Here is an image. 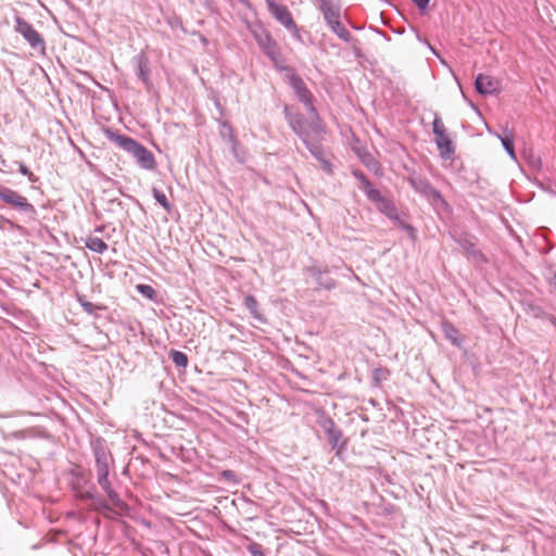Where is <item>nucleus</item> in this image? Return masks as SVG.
<instances>
[{"label":"nucleus","mask_w":556,"mask_h":556,"mask_svg":"<svg viewBox=\"0 0 556 556\" xmlns=\"http://www.w3.org/2000/svg\"><path fill=\"white\" fill-rule=\"evenodd\" d=\"M138 291L149 299H153L155 295V291L151 286L148 285H138Z\"/></svg>","instance_id":"31"},{"label":"nucleus","mask_w":556,"mask_h":556,"mask_svg":"<svg viewBox=\"0 0 556 556\" xmlns=\"http://www.w3.org/2000/svg\"><path fill=\"white\" fill-rule=\"evenodd\" d=\"M222 475L227 481L237 482L236 473L232 470H224Z\"/></svg>","instance_id":"36"},{"label":"nucleus","mask_w":556,"mask_h":556,"mask_svg":"<svg viewBox=\"0 0 556 556\" xmlns=\"http://www.w3.org/2000/svg\"><path fill=\"white\" fill-rule=\"evenodd\" d=\"M476 90L480 94H492L500 91V80L484 74H479L475 80Z\"/></svg>","instance_id":"13"},{"label":"nucleus","mask_w":556,"mask_h":556,"mask_svg":"<svg viewBox=\"0 0 556 556\" xmlns=\"http://www.w3.org/2000/svg\"><path fill=\"white\" fill-rule=\"evenodd\" d=\"M330 29L344 42H350L352 40L351 33L345 28V26L339 21L329 26Z\"/></svg>","instance_id":"23"},{"label":"nucleus","mask_w":556,"mask_h":556,"mask_svg":"<svg viewBox=\"0 0 556 556\" xmlns=\"http://www.w3.org/2000/svg\"><path fill=\"white\" fill-rule=\"evenodd\" d=\"M18 172L22 175L26 176L30 182L38 181V177L35 176L25 164L18 163Z\"/></svg>","instance_id":"29"},{"label":"nucleus","mask_w":556,"mask_h":556,"mask_svg":"<svg viewBox=\"0 0 556 556\" xmlns=\"http://www.w3.org/2000/svg\"><path fill=\"white\" fill-rule=\"evenodd\" d=\"M201 41H202L204 45H206V43H207V39H206L204 36H202V37H201Z\"/></svg>","instance_id":"42"},{"label":"nucleus","mask_w":556,"mask_h":556,"mask_svg":"<svg viewBox=\"0 0 556 556\" xmlns=\"http://www.w3.org/2000/svg\"><path fill=\"white\" fill-rule=\"evenodd\" d=\"M169 355H170L173 363L176 365V367H180V368L187 367L188 356L184 352L177 351V350H170Z\"/></svg>","instance_id":"25"},{"label":"nucleus","mask_w":556,"mask_h":556,"mask_svg":"<svg viewBox=\"0 0 556 556\" xmlns=\"http://www.w3.org/2000/svg\"><path fill=\"white\" fill-rule=\"evenodd\" d=\"M8 415H4V414H0V418H7Z\"/></svg>","instance_id":"43"},{"label":"nucleus","mask_w":556,"mask_h":556,"mask_svg":"<svg viewBox=\"0 0 556 556\" xmlns=\"http://www.w3.org/2000/svg\"><path fill=\"white\" fill-rule=\"evenodd\" d=\"M353 176L359 181V188L365 192L367 198L369 197V192L376 191L370 182V180L367 178V176L359 169L353 170Z\"/></svg>","instance_id":"22"},{"label":"nucleus","mask_w":556,"mask_h":556,"mask_svg":"<svg viewBox=\"0 0 556 556\" xmlns=\"http://www.w3.org/2000/svg\"><path fill=\"white\" fill-rule=\"evenodd\" d=\"M92 452L96 460L97 481L100 488L105 492L110 502L116 507L126 506L118 493L112 488L109 480L110 466L113 464V456L109 451L103 439L98 438L91 442Z\"/></svg>","instance_id":"1"},{"label":"nucleus","mask_w":556,"mask_h":556,"mask_svg":"<svg viewBox=\"0 0 556 556\" xmlns=\"http://www.w3.org/2000/svg\"><path fill=\"white\" fill-rule=\"evenodd\" d=\"M327 437L331 448L336 452V456L342 458L348 444V441L343 438V432L338 429L334 432L329 433Z\"/></svg>","instance_id":"16"},{"label":"nucleus","mask_w":556,"mask_h":556,"mask_svg":"<svg viewBox=\"0 0 556 556\" xmlns=\"http://www.w3.org/2000/svg\"><path fill=\"white\" fill-rule=\"evenodd\" d=\"M432 128L435 137L434 141L440 151V155L446 160L451 159L455 153V147L446 132V128L441 117L437 113L434 114Z\"/></svg>","instance_id":"8"},{"label":"nucleus","mask_w":556,"mask_h":556,"mask_svg":"<svg viewBox=\"0 0 556 556\" xmlns=\"http://www.w3.org/2000/svg\"><path fill=\"white\" fill-rule=\"evenodd\" d=\"M248 551L252 556H265L262 545L258 543H252L248 546Z\"/></svg>","instance_id":"33"},{"label":"nucleus","mask_w":556,"mask_h":556,"mask_svg":"<svg viewBox=\"0 0 556 556\" xmlns=\"http://www.w3.org/2000/svg\"><path fill=\"white\" fill-rule=\"evenodd\" d=\"M15 30L21 34L24 39L34 49H45V40L41 35L24 18L16 16Z\"/></svg>","instance_id":"9"},{"label":"nucleus","mask_w":556,"mask_h":556,"mask_svg":"<svg viewBox=\"0 0 556 556\" xmlns=\"http://www.w3.org/2000/svg\"><path fill=\"white\" fill-rule=\"evenodd\" d=\"M243 303H244V306L247 307V309L252 314V316L254 318H256L257 320H260L262 323L266 321L264 316L261 314V312L258 309V302L253 295H247L244 298Z\"/></svg>","instance_id":"20"},{"label":"nucleus","mask_w":556,"mask_h":556,"mask_svg":"<svg viewBox=\"0 0 556 556\" xmlns=\"http://www.w3.org/2000/svg\"><path fill=\"white\" fill-rule=\"evenodd\" d=\"M442 332L446 340H448L453 345L460 346L462 338L458 329L447 320L442 321L441 324Z\"/></svg>","instance_id":"17"},{"label":"nucleus","mask_w":556,"mask_h":556,"mask_svg":"<svg viewBox=\"0 0 556 556\" xmlns=\"http://www.w3.org/2000/svg\"><path fill=\"white\" fill-rule=\"evenodd\" d=\"M529 164L534 168H540L542 164L541 159L536 156H531L529 160Z\"/></svg>","instance_id":"39"},{"label":"nucleus","mask_w":556,"mask_h":556,"mask_svg":"<svg viewBox=\"0 0 556 556\" xmlns=\"http://www.w3.org/2000/svg\"><path fill=\"white\" fill-rule=\"evenodd\" d=\"M368 199L376 204L377 210L394 223L400 222L396 206L391 199L383 197L379 190L369 192Z\"/></svg>","instance_id":"11"},{"label":"nucleus","mask_w":556,"mask_h":556,"mask_svg":"<svg viewBox=\"0 0 556 556\" xmlns=\"http://www.w3.org/2000/svg\"><path fill=\"white\" fill-rule=\"evenodd\" d=\"M286 118H287L291 129L296 135H299L302 138V140H304V138H308L311 132L317 134L311 127V123L314 118L313 114H311V121L306 122L302 114L291 113L286 109Z\"/></svg>","instance_id":"12"},{"label":"nucleus","mask_w":556,"mask_h":556,"mask_svg":"<svg viewBox=\"0 0 556 556\" xmlns=\"http://www.w3.org/2000/svg\"><path fill=\"white\" fill-rule=\"evenodd\" d=\"M91 505L97 510H111L109 504L98 494L94 493V497H92Z\"/></svg>","instance_id":"28"},{"label":"nucleus","mask_w":556,"mask_h":556,"mask_svg":"<svg viewBox=\"0 0 556 556\" xmlns=\"http://www.w3.org/2000/svg\"><path fill=\"white\" fill-rule=\"evenodd\" d=\"M305 274L314 279L315 291H330L334 289L337 286L336 280L329 276V271L327 268H320L318 266H308L305 268Z\"/></svg>","instance_id":"10"},{"label":"nucleus","mask_w":556,"mask_h":556,"mask_svg":"<svg viewBox=\"0 0 556 556\" xmlns=\"http://www.w3.org/2000/svg\"><path fill=\"white\" fill-rule=\"evenodd\" d=\"M412 1L417 5V8L419 10H425L430 2V0H412Z\"/></svg>","instance_id":"38"},{"label":"nucleus","mask_w":556,"mask_h":556,"mask_svg":"<svg viewBox=\"0 0 556 556\" xmlns=\"http://www.w3.org/2000/svg\"><path fill=\"white\" fill-rule=\"evenodd\" d=\"M251 33L257 42L258 47L266 54V56L274 63L275 67L280 71L289 70L283 65L285 60L282 58L280 48L277 41L271 37L268 30L262 25H255L251 27Z\"/></svg>","instance_id":"3"},{"label":"nucleus","mask_w":556,"mask_h":556,"mask_svg":"<svg viewBox=\"0 0 556 556\" xmlns=\"http://www.w3.org/2000/svg\"><path fill=\"white\" fill-rule=\"evenodd\" d=\"M289 85L293 89L298 100L305 104L309 114H313L314 118L311 123V127L316 132H321L323 128L320 125L319 116L313 104V94L307 89L304 80L293 72L288 76Z\"/></svg>","instance_id":"4"},{"label":"nucleus","mask_w":556,"mask_h":556,"mask_svg":"<svg viewBox=\"0 0 556 556\" xmlns=\"http://www.w3.org/2000/svg\"><path fill=\"white\" fill-rule=\"evenodd\" d=\"M320 162V165L324 170L327 173H331V163L327 161L325 157H321V160H318Z\"/></svg>","instance_id":"37"},{"label":"nucleus","mask_w":556,"mask_h":556,"mask_svg":"<svg viewBox=\"0 0 556 556\" xmlns=\"http://www.w3.org/2000/svg\"><path fill=\"white\" fill-rule=\"evenodd\" d=\"M104 136L108 140L128 152L136 160V163L146 170H154L157 166L153 153L142 143L128 137L121 135L110 128L104 129Z\"/></svg>","instance_id":"2"},{"label":"nucleus","mask_w":556,"mask_h":556,"mask_svg":"<svg viewBox=\"0 0 556 556\" xmlns=\"http://www.w3.org/2000/svg\"><path fill=\"white\" fill-rule=\"evenodd\" d=\"M137 61V75L138 78L146 85L150 83L149 75H150V66H149V60L144 54H139L136 58Z\"/></svg>","instance_id":"18"},{"label":"nucleus","mask_w":556,"mask_h":556,"mask_svg":"<svg viewBox=\"0 0 556 556\" xmlns=\"http://www.w3.org/2000/svg\"><path fill=\"white\" fill-rule=\"evenodd\" d=\"M13 438H16V439H24L25 438V434L23 431H15L11 434Z\"/></svg>","instance_id":"41"},{"label":"nucleus","mask_w":556,"mask_h":556,"mask_svg":"<svg viewBox=\"0 0 556 556\" xmlns=\"http://www.w3.org/2000/svg\"><path fill=\"white\" fill-rule=\"evenodd\" d=\"M320 11L328 26L340 21L341 8L338 3L331 0H319Z\"/></svg>","instance_id":"14"},{"label":"nucleus","mask_w":556,"mask_h":556,"mask_svg":"<svg viewBox=\"0 0 556 556\" xmlns=\"http://www.w3.org/2000/svg\"><path fill=\"white\" fill-rule=\"evenodd\" d=\"M456 241L467 256L472 257L477 262L486 263L485 256L482 254L481 251L476 249V245L471 239L463 236L459 237Z\"/></svg>","instance_id":"15"},{"label":"nucleus","mask_w":556,"mask_h":556,"mask_svg":"<svg viewBox=\"0 0 556 556\" xmlns=\"http://www.w3.org/2000/svg\"><path fill=\"white\" fill-rule=\"evenodd\" d=\"M319 426L324 429V431L327 433V435L331 432H334L339 428L336 426L332 418L328 416H323L319 420Z\"/></svg>","instance_id":"26"},{"label":"nucleus","mask_w":556,"mask_h":556,"mask_svg":"<svg viewBox=\"0 0 556 556\" xmlns=\"http://www.w3.org/2000/svg\"><path fill=\"white\" fill-rule=\"evenodd\" d=\"M396 224H397L399 226H401L405 231H407V233L409 235V237H410L412 239H415V232H416V230H415V228H414L412 225L406 224V223H405V222H403L401 218H400V222H396Z\"/></svg>","instance_id":"34"},{"label":"nucleus","mask_w":556,"mask_h":556,"mask_svg":"<svg viewBox=\"0 0 556 556\" xmlns=\"http://www.w3.org/2000/svg\"><path fill=\"white\" fill-rule=\"evenodd\" d=\"M303 142L317 160H321V157H324L323 149L318 143L309 142L308 138H304Z\"/></svg>","instance_id":"27"},{"label":"nucleus","mask_w":556,"mask_h":556,"mask_svg":"<svg viewBox=\"0 0 556 556\" xmlns=\"http://www.w3.org/2000/svg\"><path fill=\"white\" fill-rule=\"evenodd\" d=\"M77 497L81 501H92V497H94V492L92 491H81L77 494Z\"/></svg>","instance_id":"35"},{"label":"nucleus","mask_w":556,"mask_h":556,"mask_svg":"<svg viewBox=\"0 0 556 556\" xmlns=\"http://www.w3.org/2000/svg\"><path fill=\"white\" fill-rule=\"evenodd\" d=\"M79 303H80L81 307L84 308V311L88 314H94L96 309L102 308L101 306H98V305H96L89 301L83 300V299H79Z\"/></svg>","instance_id":"30"},{"label":"nucleus","mask_w":556,"mask_h":556,"mask_svg":"<svg viewBox=\"0 0 556 556\" xmlns=\"http://www.w3.org/2000/svg\"><path fill=\"white\" fill-rule=\"evenodd\" d=\"M389 371L384 368H377L374 371L372 378L376 383H379L381 380L387 379Z\"/></svg>","instance_id":"32"},{"label":"nucleus","mask_w":556,"mask_h":556,"mask_svg":"<svg viewBox=\"0 0 556 556\" xmlns=\"http://www.w3.org/2000/svg\"><path fill=\"white\" fill-rule=\"evenodd\" d=\"M229 141L231 142V144H232V151H233V153L236 154V148H237L238 141H237L236 137L232 135V132H231V131H230V134H229Z\"/></svg>","instance_id":"40"},{"label":"nucleus","mask_w":556,"mask_h":556,"mask_svg":"<svg viewBox=\"0 0 556 556\" xmlns=\"http://www.w3.org/2000/svg\"><path fill=\"white\" fill-rule=\"evenodd\" d=\"M267 9L271 16L281 24L285 28H287L291 34L300 39V30L289 11V9L281 3L276 2L275 0H265Z\"/></svg>","instance_id":"7"},{"label":"nucleus","mask_w":556,"mask_h":556,"mask_svg":"<svg viewBox=\"0 0 556 556\" xmlns=\"http://www.w3.org/2000/svg\"><path fill=\"white\" fill-rule=\"evenodd\" d=\"M506 150V152L509 154V156L513 160H516V153L514 149V135L513 131L509 130L507 127L504 129V136H497Z\"/></svg>","instance_id":"19"},{"label":"nucleus","mask_w":556,"mask_h":556,"mask_svg":"<svg viewBox=\"0 0 556 556\" xmlns=\"http://www.w3.org/2000/svg\"><path fill=\"white\" fill-rule=\"evenodd\" d=\"M152 194L155 201L167 212L172 211V204L169 203L166 194L157 188L152 189Z\"/></svg>","instance_id":"24"},{"label":"nucleus","mask_w":556,"mask_h":556,"mask_svg":"<svg viewBox=\"0 0 556 556\" xmlns=\"http://www.w3.org/2000/svg\"><path fill=\"white\" fill-rule=\"evenodd\" d=\"M407 181L412 188L425 197L434 208H446L448 206L441 192L435 189L427 178L412 174L407 177Z\"/></svg>","instance_id":"5"},{"label":"nucleus","mask_w":556,"mask_h":556,"mask_svg":"<svg viewBox=\"0 0 556 556\" xmlns=\"http://www.w3.org/2000/svg\"><path fill=\"white\" fill-rule=\"evenodd\" d=\"M85 245L90 251L97 253H104L108 250V244L99 237H88L85 241Z\"/></svg>","instance_id":"21"},{"label":"nucleus","mask_w":556,"mask_h":556,"mask_svg":"<svg viewBox=\"0 0 556 556\" xmlns=\"http://www.w3.org/2000/svg\"><path fill=\"white\" fill-rule=\"evenodd\" d=\"M0 200L11 208L31 219L37 214V210L28 202L27 198L9 187L0 186Z\"/></svg>","instance_id":"6"}]
</instances>
